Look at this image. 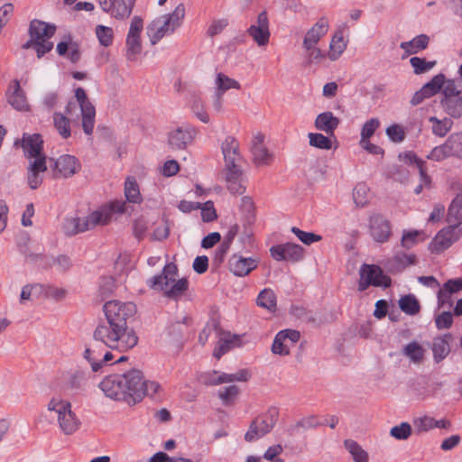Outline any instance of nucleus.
Listing matches in <instances>:
<instances>
[{
    "label": "nucleus",
    "mask_w": 462,
    "mask_h": 462,
    "mask_svg": "<svg viewBox=\"0 0 462 462\" xmlns=\"http://www.w3.org/2000/svg\"><path fill=\"white\" fill-rule=\"evenodd\" d=\"M404 161L407 163L414 164L419 170L420 182L415 188L414 192L416 194H420L424 187H430L431 179L427 174V169L425 166V162L420 159L414 152H409L404 155Z\"/></svg>",
    "instance_id": "nucleus-25"
},
{
    "label": "nucleus",
    "mask_w": 462,
    "mask_h": 462,
    "mask_svg": "<svg viewBox=\"0 0 462 462\" xmlns=\"http://www.w3.org/2000/svg\"><path fill=\"white\" fill-rule=\"evenodd\" d=\"M291 232L305 245H311L312 243L321 240V236L310 232H305L296 226L291 227Z\"/></svg>",
    "instance_id": "nucleus-60"
},
{
    "label": "nucleus",
    "mask_w": 462,
    "mask_h": 462,
    "mask_svg": "<svg viewBox=\"0 0 462 462\" xmlns=\"http://www.w3.org/2000/svg\"><path fill=\"white\" fill-rule=\"evenodd\" d=\"M98 386L107 398L123 401L129 405L140 402L146 395L153 397L161 389L157 382L145 380L138 369L109 374Z\"/></svg>",
    "instance_id": "nucleus-2"
},
{
    "label": "nucleus",
    "mask_w": 462,
    "mask_h": 462,
    "mask_svg": "<svg viewBox=\"0 0 462 462\" xmlns=\"http://www.w3.org/2000/svg\"><path fill=\"white\" fill-rule=\"evenodd\" d=\"M247 32L258 46L262 47L268 44L271 33L266 11H263L258 14L256 23L247 29Z\"/></svg>",
    "instance_id": "nucleus-17"
},
{
    "label": "nucleus",
    "mask_w": 462,
    "mask_h": 462,
    "mask_svg": "<svg viewBox=\"0 0 462 462\" xmlns=\"http://www.w3.org/2000/svg\"><path fill=\"white\" fill-rule=\"evenodd\" d=\"M450 152L448 150V146L445 142L443 144L439 146L434 147L431 152L427 155V159L432 160L435 162H440L448 157H450Z\"/></svg>",
    "instance_id": "nucleus-59"
},
{
    "label": "nucleus",
    "mask_w": 462,
    "mask_h": 462,
    "mask_svg": "<svg viewBox=\"0 0 462 462\" xmlns=\"http://www.w3.org/2000/svg\"><path fill=\"white\" fill-rule=\"evenodd\" d=\"M101 9L113 18L124 21L130 17L135 0H98Z\"/></svg>",
    "instance_id": "nucleus-12"
},
{
    "label": "nucleus",
    "mask_w": 462,
    "mask_h": 462,
    "mask_svg": "<svg viewBox=\"0 0 462 462\" xmlns=\"http://www.w3.org/2000/svg\"><path fill=\"white\" fill-rule=\"evenodd\" d=\"M411 434V427L408 422H402L400 425L394 426L390 430V435L396 439H407Z\"/></svg>",
    "instance_id": "nucleus-57"
},
{
    "label": "nucleus",
    "mask_w": 462,
    "mask_h": 462,
    "mask_svg": "<svg viewBox=\"0 0 462 462\" xmlns=\"http://www.w3.org/2000/svg\"><path fill=\"white\" fill-rule=\"evenodd\" d=\"M178 277V268L172 263H167L160 275L153 276L147 281L148 286L156 291H163L170 299H177L187 290L189 282L187 279Z\"/></svg>",
    "instance_id": "nucleus-4"
},
{
    "label": "nucleus",
    "mask_w": 462,
    "mask_h": 462,
    "mask_svg": "<svg viewBox=\"0 0 462 462\" xmlns=\"http://www.w3.org/2000/svg\"><path fill=\"white\" fill-rule=\"evenodd\" d=\"M429 122L431 123L432 134L439 137H444L451 130L453 122L451 117L439 119L437 116H430Z\"/></svg>",
    "instance_id": "nucleus-39"
},
{
    "label": "nucleus",
    "mask_w": 462,
    "mask_h": 462,
    "mask_svg": "<svg viewBox=\"0 0 462 462\" xmlns=\"http://www.w3.org/2000/svg\"><path fill=\"white\" fill-rule=\"evenodd\" d=\"M43 141L40 134H23L22 147L25 157L35 160V158L46 157L42 152Z\"/></svg>",
    "instance_id": "nucleus-20"
},
{
    "label": "nucleus",
    "mask_w": 462,
    "mask_h": 462,
    "mask_svg": "<svg viewBox=\"0 0 462 462\" xmlns=\"http://www.w3.org/2000/svg\"><path fill=\"white\" fill-rule=\"evenodd\" d=\"M453 293L443 284L437 293L439 309L451 308L453 305Z\"/></svg>",
    "instance_id": "nucleus-58"
},
{
    "label": "nucleus",
    "mask_w": 462,
    "mask_h": 462,
    "mask_svg": "<svg viewBox=\"0 0 462 462\" xmlns=\"http://www.w3.org/2000/svg\"><path fill=\"white\" fill-rule=\"evenodd\" d=\"M264 135L257 133L252 140L251 152L253 154V162L257 166H268L273 160V154L269 152L263 143Z\"/></svg>",
    "instance_id": "nucleus-19"
},
{
    "label": "nucleus",
    "mask_w": 462,
    "mask_h": 462,
    "mask_svg": "<svg viewBox=\"0 0 462 462\" xmlns=\"http://www.w3.org/2000/svg\"><path fill=\"white\" fill-rule=\"evenodd\" d=\"M271 256L276 261L296 263L303 259L304 248L293 243L273 245L270 248Z\"/></svg>",
    "instance_id": "nucleus-14"
},
{
    "label": "nucleus",
    "mask_w": 462,
    "mask_h": 462,
    "mask_svg": "<svg viewBox=\"0 0 462 462\" xmlns=\"http://www.w3.org/2000/svg\"><path fill=\"white\" fill-rule=\"evenodd\" d=\"M308 137L310 146L323 150H329L332 147L331 140L322 134L310 133Z\"/></svg>",
    "instance_id": "nucleus-52"
},
{
    "label": "nucleus",
    "mask_w": 462,
    "mask_h": 462,
    "mask_svg": "<svg viewBox=\"0 0 462 462\" xmlns=\"http://www.w3.org/2000/svg\"><path fill=\"white\" fill-rule=\"evenodd\" d=\"M197 130L190 125H182L168 134V143L172 150H184L195 138Z\"/></svg>",
    "instance_id": "nucleus-13"
},
{
    "label": "nucleus",
    "mask_w": 462,
    "mask_h": 462,
    "mask_svg": "<svg viewBox=\"0 0 462 462\" xmlns=\"http://www.w3.org/2000/svg\"><path fill=\"white\" fill-rule=\"evenodd\" d=\"M53 121L56 130L62 136V138H69L71 134L69 119L60 113H54Z\"/></svg>",
    "instance_id": "nucleus-51"
},
{
    "label": "nucleus",
    "mask_w": 462,
    "mask_h": 462,
    "mask_svg": "<svg viewBox=\"0 0 462 462\" xmlns=\"http://www.w3.org/2000/svg\"><path fill=\"white\" fill-rule=\"evenodd\" d=\"M400 309L407 315H416L420 312V305L413 294H407L399 300Z\"/></svg>",
    "instance_id": "nucleus-43"
},
{
    "label": "nucleus",
    "mask_w": 462,
    "mask_h": 462,
    "mask_svg": "<svg viewBox=\"0 0 462 462\" xmlns=\"http://www.w3.org/2000/svg\"><path fill=\"white\" fill-rule=\"evenodd\" d=\"M320 425H325V421L316 415L304 417L296 423L297 428H302L304 430H310Z\"/></svg>",
    "instance_id": "nucleus-63"
},
{
    "label": "nucleus",
    "mask_w": 462,
    "mask_h": 462,
    "mask_svg": "<svg viewBox=\"0 0 462 462\" xmlns=\"http://www.w3.org/2000/svg\"><path fill=\"white\" fill-rule=\"evenodd\" d=\"M106 322L100 323L93 331V338L102 342L106 347L120 353L134 348L138 343L135 331L129 328L127 320L136 312L133 302L110 300L104 305Z\"/></svg>",
    "instance_id": "nucleus-1"
},
{
    "label": "nucleus",
    "mask_w": 462,
    "mask_h": 462,
    "mask_svg": "<svg viewBox=\"0 0 462 462\" xmlns=\"http://www.w3.org/2000/svg\"><path fill=\"white\" fill-rule=\"evenodd\" d=\"M402 354L407 356L411 362L421 364L424 360L425 349L417 341H411L403 347Z\"/></svg>",
    "instance_id": "nucleus-38"
},
{
    "label": "nucleus",
    "mask_w": 462,
    "mask_h": 462,
    "mask_svg": "<svg viewBox=\"0 0 462 462\" xmlns=\"http://www.w3.org/2000/svg\"><path fill=\"white\" fill-rule=\"evenodd\" d=\"M440 106L449 117H462V81L450 80L445 88L443 97H440Z\"/></svg>",
    "instance_id": "nucleus-6"
},
{
    "label": "nucleus",
    "mask_w": 462,
    "mask_h": 462,
    "mask_svg": "<svg viewBox=\"0 0 462 462\" xmlns=\"http://www.w3.org/2000/svg\"><path fill=\"white\" fill-rule=\"evenodd\" d=\"M57 52L61 56L66 55L72 63H77L81 58V52L79 45L72 42L69 43L64 42L58 43Z\"/></svg>",
    "instance_id": "nucleus-41"
},
{
    "label": "nucleus",
    "mask_w": 462,
    "mask_h": 462,
    "mask_svg": "<svg viewBox=\"0 0 462 462\" xmlns=\"http://www.w3.org/2000/svg\"><path fill=\"white\" fill-rule=\"evenodd\" d=\"M27 260L32 262H37L39 259L42 260L44 263L42 264L43 267L48 268L51 266H57V268L61 271H67L71 266V260L67 255H59L57 257H49L43 256L42 254H31L26 256Z\"/></svg>",
    "instance_id": "nucleus-27"
},
{
    "label": "nucleus",
    "mask_w": 462,
    "mask_h": 462,
    "mask_svg": "<svg viewBox=\"0 0 462 462\" xmlns=\"http://www.w3.org/2000/svg\"><path fill=\"white\" fill-rule=\"evenodd\" d=\"M185 16V6L179 4L173 12L155 18L147 26V35L152 45L156 44L164 36L173 33L179 28Z\"/></svg>",
    "instance_id": "nucleus-5"
},
{
    "label": "nucleus",
    "mask_w": 462,
    "mask_h": 462,
    "mask_svg": "<svg viewBox=\"0 0 462 462\" xmlns=\"http://www.w3.org/2000/svg\"><path fill=\"white\" fill-rule=\"evenodd\" d=\"M93 352L95 353L94 348H86L84 358L90 364L91 369L95 373L101 371L102 367L114 358V355L110 351H104L103 355L98 354L91 356Z\"/></svg>",
    "instance_id": "nucleus-31"
},
{
    "label": "nucleus",
    "mask_w": 462,
    "mask_h": 462,
    "mask_svg": "<svg viewBox=\"0 0 462 462\" xmlns=\"http://www.w3.org/2000/svg\"><path fill=\"white\" fill-rule=\"evenodd\" d=\"M215 85H216V91L222 95H224L225 92H226L229 89H232V88L240 89L241 88V85L237 80L231 79L228 76H226L221 72L217 74L216 79H215Z\"/></svg>",
    "instance_id": "nucleus-42"
},
{
    "label": "nucleus",
    "mask_w": 462,
    "mask_h": 462,
    "mask_svg": "<svg viewBox=\"0 0 462 462\" xmlns=\"http://www.w3.org/2000/svg\"><path fill=\"white\" fill-rule=\"evenodd\" d=\"M462 236V229L458 226L451 224L449 226L440 230L432 242L430 250L432 253H440L448 249L453 243L457 241Z\"/></svg>",
    "instance_id": "nucleus-11"
},
{
    "label": "nucleus",
    "mask_w": 462,
    "mask_h": 462,
    "mask_svg": "<svg viewBox=\"0 0 462 462\" xmlns=\"http://www.w3.org/2000/svg\"><path fill=\"white\" fill-rule=\"evenodd\" d=\"M380 125V121L377 118H371L367 120L361 129V140L367 141L374 134Z\"/></svg>",
    "instance_id": "nucleus-62"
},
{
    "label": "nucleus",
    "mask_w": 462,
    "mask_h": 462,
    "mask_svg": "<svg viewBox=\"0 0 462 462\" xmlns=\"http://www.w3.org/2000/svg\"><path fill=\"white\" fill-rule=\"evenodd\" d=\"M12 92L7 93L8 103L18 111H28V104L24 91L20 87V82L14 79L11 85Z\"/></svg>",
    "instance_id": "nucleus-26"
},
{
    "label": "nucleus",
    "mask_w": 462,
    "mask_h": 462,
    "mask_svg": "<svg viewBox=\"0 0 462 462\" xmlns=\"http://www.w3.org/2000/svg\"><path fill=\"white\" fill-rule=\"evenodd\" d=\"M201 209V217L204 222H212L217 218V212L214 208V203L208 200L199 208Z\"/></svg>",
    "instance_id": "nucleus-64"
},
{
    "label": "nucleus",
    "mask_w": 462,
    "mask_h": 462,
    "mask_svg": "<svg viewBox=\"0 0 462 462\" xmlns=\"http://www.w3.org/2000/svg\"><path fill=\"white\" fill-rule=\"evenodd\" d=\"M347 46V42L345 41L342 30H338L333 35L328 56L331 60H337L345 51Z\"/></svg>",
    "instance_id": "nucleus-33"
},
{
    "label": "nucleus",
    "mask_w": 462,
    "mask_h": 462,
    "mask_svg": "<svg viewBox=\"0 0 462 462\" xmlns=\"http://www.w3.org/2000/svg\"><path fill=\"white\" fill-rule=\"evenodd\" d=\"M410 63L413 69V72L417 75L426 73L433 69L436 65V61H428L424 58L412 57L410 59Z\"/></svg>",
    "instance_id": "nucleus-50"
},
{
    "label": "nucleus",
    "mask_w": 462,
    "mask_h": 462,
    "mask_svg": "<svg viewBox=\"0 0 462 462\" xmlns=\"http://www.w3.org/2000/svg\"><path fill=\"white\" fill-rule=\"evenodd\" d=\"M96 35L99 43L104 47H108L113 43L114 32L111 27L97 25L96 27Z\"/></svg>",
    "instance_id": "nucleus-54"
},
{
    "label": "nucleus",
    "mask_w": 462,
    "mask_h": 462,
    "mask_svg": "<svg viewBox=\"0 0 462 462\" xmlns=\"http://www.w3.org/2000/svg\"><path fill=\"white\" fill-rule=\"evenodd\" d=\"M353 199L357 207H365L369 200V189L366 185L357 184L353 190Z\"/></svg>",
    "instance_id": "nucleus-53"
},
{
    "label": "nucleus",
    "mask_w": 462,
    "mask_h": 462,
    "mask_svg": "<svg viewBox=\"0 0 462 462\" xmlns=\"http://www.w3.org/2000/svg\"><path fill=\"white\" fill-rule=\"evenodd\" d=\"M446 143L451 156L462 159V131L451 134Z\"/></svg>",
    "instance_id": "nucleus-48"
},
{
    "label": "nucleus",
    "mask_w": 462,
    "mask_h": 462,
    "mask_svg": "<svg viewBox=\"0 0 462 462\" xmlns=\"http://www.w3.org/2000/svg\"><path fill=\"white\" fill-rule=\"evenodd\" d=\"M71 409V403L60 397H52L47 404L48 411L53 415V418L57 419V421Z\"/></svg>",
    "instance_id": "nucleus-37"
},
{
    "label": "nucleus",
    "mask_w": 462,
    "mask_h": 462,
    "mask_svg": "<svg viewBox=\"0 0 462 462\" xmlns=\"http://www.w3.org/2000/svg\"><path fill=\"white\" fill-rule=\"evenodd\" d=\"M257 267V261L252 257L233 255L229 260V269L236 276L243 277Z\"/></svg>",
    "instance_id": "nucleus-23"
},
{
    "label": "nucleus",
    "mask_w": 462,
    "mask_h": 462,
    "mask_svg": "<svg viewBox=\"0 0 462 462\" xmlns=\"http://www.w3.org/2000/svg\"><path fill=\"white\" fill-rule=\"evenodd\" d=\"M203 383L208 385H218L229 383V377L226 373H219L217 371L210 372L202 376Z\"/></svg>",
    "instance_id": "nucleus-56"
},
{
    "label": "nucleus",
    "mask_w": 462,
    "mask_h": 462,
    "mask_svg": "<svg viewBox=\"0 0 462 462\" xmlns=\"http://www.w3.org/2000/svg\"><path fill=\"white\" fill-rule=\"evenodd\" d=\"M435 325L439 330L448 329L453 324V314L450 311H442L435 316Z\"/></svg>",
    "instance_id": "nucleus-61"
},
{
    "label": "nucleus",
    "mask_w": 462,
    "mask_h": 462,
    "mask_svg": "<svg viewBox=\"0 0 462 462\" xmlns=\"http://www.w3.org/2000/svg\"><path fill=\"white\" fill-rule=\"evenodd\" d=\"M46 171V157L35 158V160L30 161L27 169V180L28 184L32 189H36L42 185V174Z\"/></svg>",
    "instance_id": "nucleus-22"
},
{
    "label": "nucleus",
    "mask_w": 462,
    "mask_h": 462,
    "mask_svg": "<svg viewBox=\"0 0 462 462\" xmlns=\"http://www.w3.org/2000/svg\"><path fill=\"white\" fill-rule=\"evenodd\" d=\"M85 225L83 217L67 218L63 224V231L69 236H75L87 231Z\"/></svg>",
    "instance_id": "nucleus-45"
},
{
    "label": "nucleus",
    "mask_w": 462,
    "mask_h": 462,
    "mask_svg": "<svg viewBox=\"0 0 462 462\" xmlns=\"http://www.w3.org/2000/svg\"><path fill=\"white\" fill-rule=\"evenodd\" d=\"M116 205H113L112 208H101L97 210H95L88 214L87 217H83L84 223L86 224V230H90L97 226H105L107 225L112 217L113 212H123L124 205H119L116 208Z\"/></svg>",
    "instance_id": "nucleus-18"
},
{
    "label": "nucleus",
    "mask_w": 462,
    "mask_h": 462,
    "mask_svg": "<svg viewBox=\"0 0 462 462\" xmlns=\"http://www.w3.org/2000/svg\"><path fill=\"white\" fill-rule=\"evenodd\" d=\"M415 263L414 254H397L393 258L389 259L386 267L392 273H399L407 266Z\"/></svg>",
    "instance_id": "nucleus-35"
},
{
    "label": "nucleus",
    "mask_w": 462,
    "mask_h": 462,
    "mask_svg": "<svg viewBox=\"0 0 462 462\" xmlns=\"http://www.w3.org/2000/svg\"><path fill=\"white\" fill-rule=\"evenodd\" d=\"M256 302L259 307L266 309L269 311H275L276 310V296L271 289H263L259 293Z\"/></svg>",
    "instance_id": "nucleus-44"
},
{
    "label": "nucleus",
    "mask_w": 462,
    "mask_h": 462,
    "mask_svg": "<svg viewBox=\"0 0 462 462\" xmlns=\"http://www.w3.org/2000/svg\"><path fill=\"white\" fill-rule=\"evenodd\" d=\"M76 102H69L66 107V113L71 116L73 109L79 106L82 116V127L86 134H91L95 125L96 110L91 104L86 91L82 88L75 90Z\"/></svg>",
    "instance_id": "nucleus-7"
},
{
    "label": "nucleus",
    "mask_w": 462,
    "mask_h": 462,
    "mask_svg": "<svg viewBox=\"0 0 462 462\" xmlns=\"http://www.w3.org/2000/svg\"><path fill=\"white\" fill-rule=\"evenodd\" d=\"M339 124V118L335 116L330 111L319 114L314 122L317 130L322 131L329 135H333Z\"/></svg>",
    "instance_id": "nucleus-29"
},
{
    "label": "nucleus",
    "mask_w": 462,
    "mask_h": 462,
    "mask_svg": "<svg viewBox=\"0 0 462 462\" xmlns=\"http://www.w3.org/2000/svg\"><path fill=\"white\" fill-rule=\"evenodd\" d=\"M412 424L417 434L425 433L433 429L448 430L451 428L450 420L447 419L436 420L428 415L415 418L412 420Z\"/></svg>",
    "instance_id": "nucleus-21"
},
{
    "label": "nucleus",
    "mask_w": 462,
    "mask_h": 462,
    "mask_svg": "<svg viewBox=\"0 0 462 462\" xmlns=\"http://www.w3.org/2000/svg\"><path fill=\"white\" fill-rule=\"evenodd\" d=\"M391 278L384 275L379 266L374 264L362 265L358 282V290L360 291L366 290L370 285L386 288L391 285Z\"/></svg>",
    "instance_id": "nucleus-10"
},
{
    "label": "nucleus",
    "mask_w": 462,
    "mask_h": 462,
    "mask_svg": "<svg viewBox=\"0 0 462 462\" xmlns=\"http://www.w3.org/2000/svg\"><path fill=\"white\" fill-rule=\"evenodd\" d=\"M60 430L65 435H72L78 431L81 426V421L72 409L61 416L58 421Z\"/></svg>",
    "instance_id": "nucleus-32"
},
{
    "label": "nucleus",
    "mask_w": 462,
    "mask_h": 462,
    "mask_svg": "<svg viewBox=\"0 0 462 462\" xmlns=\"http://www.w3.org/2000/svg\"><path fill=\"white\" fill-rule=\"evenodd\" d=\"M126 58L128 60H134L142 51L141 37L126 36Z\"/></svg>",
    "instance_id": "nucleus-49"
},
{
    "label": "nucleus",
    "mask_w": 462,
    "mask_h": 462,
    "mask_svg": "<svg viewBox=\"0 0 462 462\" xmlns=\"http://www.w3.org/2000/svg\"><path fill=\"white\" fill-rule=\"evenodd\" d=\"M451 337V334L447 333L433 339L431 349L436 363L441 362L448 356L450 352L449 340Z\"/></svg>",
    "instance_id": "nucleus-30"
},
{
    "label": "nucleus",
    "mask_w": 462,
    "mask_h": 462,
    "mask_svg": "<svg viewBox=\"0 0 462 462\" xmlns=\"http://www.w3.org/2000/svg\"><path fill=\"white\" fill-rule=\"evenodd\" d=\"M346 448L352 455L354 462H367L368 454L361 448V446L352 439H346L344 442Z\"/></svg>",
    "instance_id": "nucleus-47"
},
{
    "label": "nucleus",
    "mask_w": 462,
    "mask_h": 462,
    "mask_svg": "<svg viewBox=\"0 0 462 462\" xmlns=\"http://www.w3.org/2000/svg\"><path fill=\"white\" fill-rule=\"evenodd\" d=\"M279 417V411L275 407L267 410L266 412L256 417L249 426L245 435L248 442L255 441L269 433L274 427Z\"/></svg>",
    "instance_id": "nucleus-9"
},
{
    "label": "nucleus",
    "mask_w": 462,
    "mask_h": 462,
    "mask_svg": "<svg viewBox=\"0 0 462 462\" xmlns=\"http://www.w3.org/2000/svg\"><path fill=\"white\" fill-rule=\"evenodd\" d=\"M53 162V176L55 178H69L79 171L81 165L79 160L69 154L60 155L56 160L51 159Z\"/></svg>",
    "instance_id": "nucleus-16"
},
{
    "label": "nucleus",
    "mask_w": 462,
    "mask_h": 462,
    "mask_svg": "<svg viewBox=\"0 0 462 462\" xmlns=\"http://www.w3.org/2000/svg\"><path fill=\"white\" fill-rule=\"evenodd\" d=\"M225 167L222 175L228 190L233 194H242L245 188L241 184L242 169L240 162L239 143L233 136L225 138L221 144Z\"/></svg>",
    "instance_id": "nucleus-3"
},
{
    "label": "nucleus",
    "mask_w": 462,
    "mask_h": 462,
    "mask_svg": "<svg viewBox=\"0 0 462 462\" xmlns=\"http://www.w3.org/2000/svg\"><path fill=\"white\" fill-rule=\"evenodd\" d=\"M450 80L451 79H446L444 74L439 73L434 76L428 83L423 85L421 88L425 90V92L430 97L435 96L439 92L441 94V97H443V92L445 90L446 85Z\"/></svg>",
    "instance_id": "nucleus-36"
},
{
    "label": "nucleus",
    "mask_w": 462,
    "mask_h": 462,
    "mask_svg": "<svg viewBox=\"0 0 462 462\" xmlns=\"http://www.w3.org/2000/svg\"><path fill=\"white\" fill-rule=\"evenodd\" d=\"M125 195L129 202L141 203L142 196L134 178L128 177L126 179L125 183Z\"/></svg>",
    "instance_id": "nucleus-46"
},
{
    "label": "nucleus",
    "mask_w": 462,
    "mask_h": 462,
    "mask_svg": "<svg viewBox=\"0 0 462 462\" xmlns=\"http://www.w3.org/2000/svg\"><path fill=\"white\" fill-rule=\"evenodd\" d=\"M290 349L291 346L284 340L283 334L278 332L272 345V352L275 355L288 356Z\"/></svg>",
    "instance_id": "nucleus-55"
},
{
    "label": "nucleus",
    "mask_w": 462,
    "mask_h": 462,
    "mask_svg": "<svg viewBox=\"0 0 462 462\" xmlns=\"http://www.w3.org/2000/svg\"><path fill=\"white\" fill-rule=\"evenodd\" d=\"M239 346L240 338L238 336L231 335L228 332H223L220 334L219 339L214 348L213 356L217 359H220L223 355Z\"/></svg>",
    "instance_id": "nucleus-28"
},
{
    "label": "nucleus",
    "mask_w": 462,
    "mask_h": 462,
    "mask_svg": "<svg viewBox=\"0 0 462 462\" xmlns=\"http://www.w3.org/2000/svg\"><path fill=\"white\" fill-rule=\"evenodd\" d=\"M56 32V26L49 24L40 20H32L30 23L29 33L32 39L36 42V53L38 58H42L45 53L53 48V43L50 41Z\"/></svg>",
    "instance_id": "nucleus-8"
},
{
    "label": "nucleus",
    "mask_w": 462,
    "mask_h": 462,
    "mask_svg": "<svg viewBox=\"0 0 462 462\" xmlns=\"http://www.w3.org/2000/svg\"><path fill=\"white\" fill-rule=\"evenodd\" d=\"M430 42V37L426 34H420L409 42H402L400 48L407 54H414L425 50Z\"/></svg>",
    "instance_id": "nucleus-34"
},
{
    "label": "nucleus",
    "mask_w": 462,
    "mask_h": 462,
    "mask_svg": "<svg viewBox=\"0 0 462 462\" xmlns=\"http://www.w3.org/2000/svg\"><path fill=\"white\" fill-rule=\"evenodd\" d=\"M447 220L458 226L462 224V194H457L450 203Z\"/></svg>",
    "instance_id": "nucleus-40"
},
{
    "label": "nucleus",
    "mask_w": 462,
    "mask_h": 462,
    "mask_svg": "<svg viewBox=\"0 0 462 462\" xmlns=\"http://www.w3.org/2000/svg\"><path fill=\"white\" fill-rule=\"evenodd\" d=\"M328 22L327 18L321 17L306 33L303 40V47L310 49L316 46L320 38L328 31Z\"/></svg>",
    "instance_id": "nucleus-24"
},
{
    "label": "nucleus",
    "mask_w": 462,
    "mask_h": 462,
    "mask_svg": "<svg viewBox=\"0 0 462 462\" xmlns=\"http://www.w3.org/2000/svg\"><path fill=\"white\" fill-rule=\"evenodd\" d=\"M369 234L372 239L378 243L387 242L392 235V226L383 215L374 214L369 218Z\"/></svg>",
    "instance_id": "nucleus-15"
}]
</instances>
